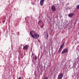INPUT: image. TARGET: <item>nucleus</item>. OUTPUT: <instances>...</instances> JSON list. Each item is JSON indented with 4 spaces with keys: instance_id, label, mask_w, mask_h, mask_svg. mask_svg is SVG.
<instances>
[{
    "instance_id": "obj_1",
    "label": "nucleus",
    "mask_w": 79,
    "mask_h": 79,
    "mask_svg": "<svg viewBox=\"0 0 79 79\" xmlns=\"http://www.w3.org/2000/svg\"><path fill=\"white\" fill-rule=\"evenodd\" d=\"M64 42H63L62 44V45H61L60 48L58 51V52L59 53H60V52H61V50H62V48H63L64 46Z\"/></svg>"
},
{
    "instance_id": "obj_2",
    "label": "nucleus",
    "mask_w": 79,
    "mask_h": 79,
    "mask_svg": "<svg viewBox=\"0 0 79 79\" xmlns=\"http://www.w3.org/2000/svg\"><path fill=\"white\" fill-rule=\"evenodd\" d=\"M63 74L62 73H60L58 76V79H61L63 78Z\"/></svg>"
},
{
    "instance_id": "obj_3",
    "label": "nucleus",
    "mask_w": 79,
    "mask_h": 79,
    "mask_svg": "<svg viewBox=\"0 0 79 79\" xmlns=\"http://www.w3.org/2000/svg\"><path fill=\"white\" fill-rule=\"evenodd\" d=\"M34 37H32L33 38H35L36 39H37L39 37V35L37 33L34 34L33 35Z\"/></svg>"
},
{
    "instance_id": "obj_4",
    "label": "nucleus",
    "mask_w": 79,
    "mask_h": 79,
    "mask_svg": "<svg viewBox=\"0 0 79 79\" xmlns=\"http://www.w3.org/2000/svg\"><path fill=\"white\" fill-rule=\"evenodd\" d=\"M51 9L53 11H56V7L54 5H52L51 6Z\"/></svg>"
},
{
    "instance_id": "obj_5",
    "label": "nucleus",
    "mask_w": 79,
    "mask_h": 79,
    "mask_svg": "<svg viewBox=\"0 0 79 79\" xmlns=\"http://www.w3.org/2000/svg\"><path fill=\"white\" fill-rule=\"evenodd\" d=\"M68 51V49L67 48L64 49L62 52V54H64L65 53H67Z\"/></svg>"
},
{
    "instance_id": "obj_6",
    "label": "nucleus",
    "mask_w": 79,
    "mask_h": 79,
    "mask_svg": "<svg viewBox=\"0 0 79 79\" xmlns=\"http://www.w3.org/2000/svg\"><path fill=\"white\" fill-rule=\"evenodd\" d=\"M28 48H29V46L27 45H25V46L23 47V50H27Z\"/></svg>"
},
{
    "instance_id": "obj_7",
    "label": "nucleus",
    "mask_w": 79,
    "mask_h": 79,
    "mask_svg": "<svg viewBox=\"0 0 79 79\" xmlns=\"http://www.w3.org/2000/svg\"><path fill=\"white\" fill-rule=\"evenodd\" d=\"M45 0H41L40 1V3L41 6H42L44 4V2Z\"/></svg>"
},
{
    "instance_id": "obj_8",
    "label": "nucleus",
    "mask_w": 79,
    "mask_h": 79,
    "mask_svg": "<svg viewBox=\"0 0 79 79\" xmlns=\"http://www.w3.org/2000/svg\"><path fill=\"white\" fill-rule=\"evenodd\" d=\"M74 15V14L73 13H71V14H68V15L69 17H70V18H71Z\"/></svg>"
},
{
    "instance_id": "obj_9",
    "label": "nucleus",
    "mask_w": 79,
    "mask_h": 79,
    "mask_svg": "<svg viewBox=\"0 0 79 79\" xmlns=\"http://www.w3.org/2000/svg\"><path fill=\"white\" fill-rule=\"evenodd\" d=\"M30 35L32 37H34V35H33L32 34V31H30Z\"/></svg>"
},
{
    "instance_id": "obj_10",
    "label": "nucleus",
    "mask_w": 79,
    "mask_h": 79,
    "mask_svg": "<svg viewBox=\"0 0 79 79\" xmlns=\"http://www.w3.org/2000/svg\"><path fill=\"white\" fill-rule=\"evenodd\" d=\"M41 22H42V21H41V20L39 21L38 22V24H39V25H40V24H41V23H42Z\"/></svg>"
},
{
    "instance_id": "obj_11",
    "label": "nucleus",
    "mask_w": 79,
    "mask_h": 79,
    "mask_svg": "<svg viewBox=\"0 0 79 79\" xmlns=\"http://www.w3.org/2000/svg\"><path fill=\"white\" fill-rule=\"evenodd\" d=\"M46 34H47V39H48V34L47 33V32H46Z\"/></svg>"
},
{
    "instance_id": "obj_12",
    "label": "nucleus",
    "mask_w": 79,
    "mask_h": 79,
    "mask_svg": "<svg viewBox=\"0 0 79 79\" xmlns=\"http://www.w3.org/2000/svg\"><path fill=\"white\" fill-rule=\"evenodd\" d=\"M34 59L35 60H37V56H35V58Z\"/></svg>"
},
{
    "instance_id": "obj_13",
    "label": "nucleus",
    "mask_w": 79,
    "mask_h": 79,
    "mask_svg": "<svg viewBox=\"0 0 79 79\" xmlns=\"http://www.w3.org/2000/svg\"><path fill=\"white\" fill-rule=\"evenodd\" d=\"M31 3L32 5H35V3H34L33 2H31Z\"/></svg>"
},
{
    "instance_id": "obj_14",
    "label": "nucleus",
    "mask_w": 79,
    "mask_h": 79,
    "mask_svg": "<svg viewBox=\"0 0 79 79\" xmlns=\"http://www.w3.org/2000/svg\"><path fill=\"white\" fill-rule=\"evenodd\" d=\"M69 4V3H67L66 4V6H68V5Z\"/></svg>"
},
{
    "instance_id": "obj_15",
    "label": "nucleus",
    "mask_w": 79,
    "mask_h": 79,
    "mask_svg": "<svg viewBox=\"0 0 79 79\" xmlns=\"http://www.w3.org/2000/svg\"><path fill=\"white\" fill-rule=\"evenodd\" d=\"M77 8H78V9L79 8V5L77 6Z\"/></svg>"
},
{
    "instance_id": "obj_16",
    "label": "nucleus",
    "mask_w": 79,
    "mask_h": 79,
    "mask_svg": "<svg viewBox=\"0 0 79 79\" xmlns=\"http://www.w3.org/2000/svg\"><path fill=\"white\" fill-rule=\"evenodd\" d=\"M2 23H3V24L4 23H5V21H2Z\"/></svg>"
},
{
    "instance_id": "obj_17",
    "label": "nucleus",
    "mask_w": 79,
    "mask_h": 79,
    "mask_svg": "<svg viewBox=\"0 0 79 79\" xmlns=\"http://www.w3.org/2000/svg\"><path fill=\"white\" fill-rule=\"evenodd\" d=\"M27 17H26L25 18V19H27Z\"/></svg>"
},
{
    "instance_id": "obj_18",
    "label": "nucleus",
    "mask_w": 79,
    "mask_h": 79,
    "mask_svg": "<svg viewBox=\"0 0 79 79\" xmlns=\"http://www.w3.org/2000/svg\"><path fill=\"white\" fill-rule=\"evenodd\" d=\"M41 28H42L43 27V26H42V27H41Z\"/></svg>"
},
{
    "instance_id": "obj_19",
    "label": "nucleus",
    "mask_w": 79,
    "mask_h": 79,
    "mask_svg": "<svg viewBox=\"0 0 79 79\" xmlns=\"http://www.w3.org/2000/svg\"><path fill=\"white\" fill-rule=\"evenodd\" d=\"M18 79H21V78L19 77Z\"/></svg>"
},
{
    "instance_id": "obj_20",
    "label": "nucleus",
    "mask_w": 79,
    "mask_h": 79,
    "mask_svg": "<svg viewBox=\"0 0 79 79\" xmlns=\"http://www.w3.org/2000/svg\"><path fill=\"white\" fill-rule=\"evenodd\" d=\"M38 42H40L39 41V40H38Z\"/></svg>"
},
{
    "instance_id": "obj_21",
    "label": "nucleus",
    "mask_w": 79,
    "mask_h": 79,
    "mask_svg": "<svg viewBox=\"0 0 79 79\" xmlns=\"http://www.w3.org/2000/svg\"><path fill=\"white\" fill-rule=\"evenodd\" d=\"M29 79H31L30 78H29Z\"/></svg>"
},
{
    "instance_id": "obj_22",
    "label": "nucleus",
    "mask_w": 79,
    "mask_h": 79,
    "mask_svg": "<svg viewBox=\"0 0 79 79\" xmlns=\"http://www.w3.org/2000/svg\"><path fill=\"white\" fill-rule=\"evenodd\" d=\"M32 56V55H31V56Z\"/></svg>"
}]
</instances>
